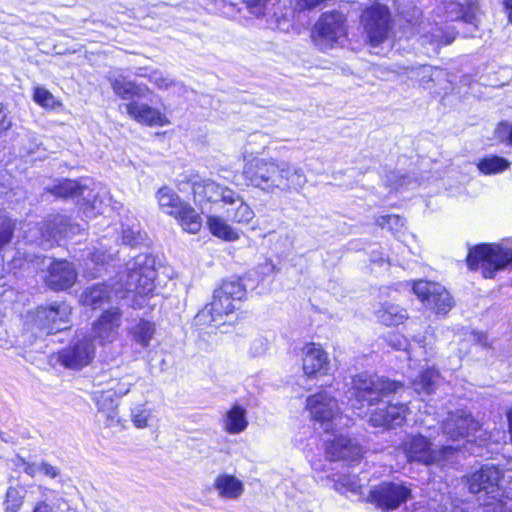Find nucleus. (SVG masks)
I'll return each instance as SVG.
<instances>
[{
	"label": "nucleus",
	"instance_id": "f257e3e1",
	"mask_svg": "<svg viewBox=\"0 0 512 512\" xmlns=\"http://www.w3.org/2000/svg\"><path fill=\"white\" fill-rule=\"evenodd\" d=\"M155 259L145 253L138 254L126 263V269L113 286L98 283L87 287L81 294V302L94 309L113 299H123L130 292L140 296L150 295L155 288Z\"/></svg>",
	"mask_w": 512,
	"mask_h": 512
},
{
	"label": "nucleus",
	"instance_id": "f03ea898",
	"mask_svg": "<svg viewBox=\"0 0 512 512\" xmlns=\"http://www.w3.org/2000/svg\"><path fill=\"white\" fill-rule=\"evenodd\" d=\"M241 175L247 187L266 194L298 193L308 181L304 170L291 162L252 154L244 155Z\"/></svg>",
	"mask_w": 512,
	"mask_h": 512
},
{
	"label": "nucleus",
	"instance_id": "7ed1b4c3",
	"mask_svg": "<svg viewBox=\"0 0 512 512\" xmlns=\"http://www.w3.org/2000/svg\"><path fill=\"white\" fill-rule=\"evenodd\" d=\"M436 14L440 18V22L435 23L429 34L421 37V44L429 43L432 46L433 52H438L441 45H448L455 39L454 29L449 27L443 28L440 26L441 22L448 21H463L473 27L469 35L474 36V31L478 29L480 9L476 2L467 1L460 3L457 1H442L436 7Z\"/></svg>",
	"mask_w": 512,
	"mask_h": 512
},
{
	"label": "nucleus",
	"instance_id": "20e7f679",
	"mask_svg": "<svg viewBox=\"0 0 512 512\" xmlns=\"http://www.w3.org/2000/svg\"><path fill=\"white\" fill-rule=\"evenodd\" d=\"M402 388L400 382L377 375L360 373L355 375L351 381V405L354 410H358L357 414L360 417H364L362 415L363 408L377 404L391 393H397Z\"/></svg>",
	"mask_w": 512,
	"mask_h": 512
},
{
	"label": "nucleus",
	"instance_id": "39448f33",
	"mask_svg": "<svg viewBox=\"0 0 512 512\" xmlns=\"http://www.w3.org/2000/svg\"><path fill=\"white\" fill-rule=\"evenodd\" d=\"M246 296V287L240 278L225 280L214 291L212 301L198 314L199 318L211 316V322L220 323L223 316L236 309V303Z\"/></svg>",
	"mask_w": 512,
	"mask_h": 512
},
{
	"label": "nucleus",
	"instance_id": "423d86ee",
	"mask_svg": "<svg viewBox=\"0 0 512 512\" xmlns=\"http://www.w3.org/2000/svg\"><path fill=\"white\" fill-rule=\"evenodd\" d=\"M512 262V250L497 244H480L469 250L467 264L471 270H481L485 278Z\"/></svg>",
	"mask_w": 512,
	"mask_h": 512
},
{
	"label": "nucleus",
	"instance_id": "0eeeda50",
	"mask_svg": "<svg viewBox=\"0 0 512 512\" xmlns=\"http://www.w3.org/2000/svg\"><path fill=\"white\" fill-rule=\"evenodd\" d=\"M403 451L409 462L431 465L447 459L449 454L457 450L454 446H442L436 449L423 435L408 436L402 444Z\"/></svg>",
	"mask_w": 512,
	"mask_h": 512
},
{
	"label": "nucleus",
	"instance_id": "6e6552de",
	"mask_svg": "<svg viewBox=\"0 0 512 512\" xmlns=\"http://www.w3.org/2000/svg\"><path fill=\"white\" fill-rule=\"evenodd\" d=\"M72 308L66 302L40 306L31 313V322L40 333L52 334L68 328Z\"/></svg>",
	"mask_w": 512,
	"mask_h": 512
},
{
	"label": "nucleus",
	"instance_id": "1a4fd4ad",
	"mask_svg": "<svg viewBox=\"0 0 512 512\" xmlns=\"http://www.w3.org/2000/svg\"><path fill=\"white\" fill-rule=\"evenodd\" d=\"M307 409L310 411L312 418L319 422L325 433L335 430L343 420L347 425L348 419L340 414L338 403L334 397L329 396L326 392H320L309 396L306 401Z\"/></svg>",
	"mask_w": 512,
	"mask_h": 512
},
{
	"label": "nucleus",
	"instance_id": "9d476101",
	"mask_svg": "<svg viewBox=\"0 0 512 512\" xmlns=\"http://www.w3.org/2000/svg\"><path fill=\"white\" fill-rule=\"evenodd\" d=\"M27 262L30 263L35 270L49 269L46 282L53 290L68 289L77 279V273L74 267L65 260L52 261V259L47 256H34V258H30V256L27 255Z\"/></svg>",
	"mask_w": 512,
	"mask_h": 512
},
{
	"label": "nucleus",
	"instance_id": "9b49d317",
	"mask_svg": "<svg viewBox=\"0 0 512 512\" xmlns=\"http://www.w3.org/2000/svg\"><path fill=\"white\" fill-rule=\"evenodd\" d=\"M95 350L92 338L81 331L59 351L58 360L66 368L80 370L92 362Z\"/></svg>",
	"mask_w": 512,
	"mask_h": 512
},
{
	"label": "nucleus",
	"instance_id": "f8f14e48",
	"mask_svg": "<svg viewBox=\"0 0 512 512\" xmlns=\"http://www.w3.org/2000/svg\"><path fill=\"white\" fill-rule=\"evenodd\" d=\"M361 21L371 45L377 46L388 38L391 25L387 6L374 3L367 7L362 13Z\"/></svg>",
	"mask_w": 512,
	"mask_h": 512
},
{
	"label": "nucleus",
	"instance_id": "ddd939ff",
	"mask_svg": "<svg viewBox=\"0 0 512 512\" xmlns=\"http://www.w3.org/2000/svg\"><path fill=\"white\" fill-rule=\"evenodd\" d=\"M412 290L418 299L436 314L446 315L454 305L449 292L439 283L426 280L414 281Z\"/></svg>",
	"mask_w": 512,
	"mask_h": 512
},
{
	"label": "nucleus",
	"instance_id": "4468645a",
	"mask_svg": "<svg viewBox=\"0 0 512 512\" xmlns=\"http://www.w3.org/2000/svg\"><path fill=\"white\" fill-rule=\"evenodd\" d=\"M411 496V489L403 483L384 482L369 493V501L383 510H392L405 503Z\"/></svg>",
	"mask_w": 512,
	"mask_h": 512
},
{
	"label": "nucleus",
	"instance_id": "2eb2a0df",
	"mask_svg": "<svg viewBox=\"0 0 512 512\" xmlns=\"http://www.w3.org/2000/svg\"><path fill=\"white\" fill-rule=\"evenodd\" d=\"M502 471L494 465H484L468 478V489L473 494H483L487 498H495L504 491L499 482Z\"/></svg>",
	"mask_w": 512,
	"mask_h": 512
},
{
	"label": "nucleus",
	"instance_id": "dca6fc26",
	"mask_svg": "<svg viewBox=\"0 0 512 512\" xmlns=\"http://www.w3.org/2000/svg\"><path fill=\"white\" fill-rule=\"evenodd\" d=\"M480 428V423L473 415L463 409L450 412L442 422V431L447 438L459 440L474 435Z\"/></svg>",
	"mask_w": 512,
	"mask_h": 512
},
{
	"label": "nucleus",
	"instance_id": "f3484780",
	"mask_svg": "<svg viewBox=\"0 0 512 512\" xmlns=\"http://www.w3.org/2000/svg\"><path fill=\"white\" fill-rule=\"evenodd\" d=\"M40 232L39 244L43 247L52 246L49 244L52 240H58L65 237H72L79 233L82 228L79 224H73L63 215H55L49 218L42 227L37 229Z\"/></svg>",
	"mask_w": 512,
	"mask_h": 512
},
{
	"label": "nucleus",
	"instance_id": "a211bd4d",
	"mask_svg": "<svg viewBox=\"0 0 512 512\" xmlns=\"http://www.w3.org/2000/svg\"><path fill=\"white\" fill-rule=\"evenodd\" d=\"M333 439L326 438V456L328 459L344 460L349 462L358 461L363 455V449L361 445L354 439L342 434H332Z\"/></svg>",
	"mask_w": 512,
	"mask_h": 512
},
{
	"label": "nucleus",
	"instance_id": "6ab92c4d",
	"mask_svg": "<svg viewBox=\"0 0 512 512\" xmlns=\"http://www.w3.org/2000/svg\"><path fill=\"white\" fill-rule=\"evenodd\" d=\"M122 324V313L118 308H111L102 313L92 327L93 337L99 343L114 342L118 337V331Z\"/></svg>",
	"mask_w": 512,
	"mask_h": 512
},
{
	"label": "nucleus",
	"instance_id": "aec40b11",
	"mask_svg": "<svg viewBox=\"0 0 512 512\" xmlns=\"http://www.w3.org/2000/svg\"><path fill=\"white\" fill-rule=\"evenodd\" d=\"M345 16L339 11L324 13L314 27V33L327 42H337L346 35Z\"/></svg>",
	"mask_w": 512,
	"mask_h": 512
},
{
	"label": "nucleus",
	"instance_id": "412c9836",
	"mask_svg": "<svg viewBox=\"0 0 512 512\" xmlns=\"http://www.w3.org/2000/svg\"><path fill=\"white\" fill-rule=\"evenodd\" d=\"M192 191L194 194L195 200L198 201H208V202H218L221 201L224 204L226 201L233 200L234 190L222 186L211 179L205 180H194L191 182Z\"/></svg>",
	"mask_w": 512,
	"mask_h": 512
},
{
	"label": "nucleus",
	"instance_id": "4be33fe9",
	"mask_svg": "<svg viewBox=\"0 0 512 512\" xmlns=\"http://www.w3.org/2000/svg\"><path fill=\"white\" fill-rule=\"evenodd\" d=\"M408 407L404 403H389L384 408H377L369 416L368 422L374 427L393 428L404 423Z\"/></svg>",
	"mask_w": 512,
	"mask_h": 512
},
{
	"label": "nucleus",
	"instance_id": "5701e85b",
	"mask_svg": "<svg viewBox=\"0 0 512 512\" xmlns=\"http://www.w3.org/2000/svg\"><path fill=\"white\" fill-rule=\"evenodd\" d=\"M127 114L136 122L147 126H164L168 123L166 116L157 108L138 100L124 105Z\"/></svg>",
	"mask_w": 512,
	"mask_h": 512
},
{
	"label": "nucleus",
	"instance_id": "b1692460",
	"mask_svg": "<svg viewBox=\"0 0 512 512\" xmlns=\"http://www.w3.org/2000/svg\"><path fill=\"white\" fill-rule=\"evenodd\" d=\"M250 13L256 17H266L271 28H278L284 18V5L278 0H243Z\"/></svg>",
	"mask_w": 512,
	"mask_h": 512
},
{
	"label": "nucleus",
	"instance_id": "393cba45",
	"mask_svg": "<svg viewBox=\"0 0 512 512\" xmlns=\"http://www.w3.org/2000/svg\"><path fill=\"white\" fill-rule=\"evenodd\" d=\"M114 93L123 100L145 98L151 91L147 85L136 83L122 73H114L109 77Z\"/></svg>",
	"mask_w": 512,
	"mask_h": 512
},
{
	"label": "nucleus",
	"instance_id": "a878e982",
	"mask_svg": "<svg viewBox=\"0 0 512 512\" xmlns=\"http://www.w3.org/2000/svg\"><path fill=\"white\" fill-rule=\"evenodd\" d=\"M329 370V359L323 348L315 343L307 344L303 348V371L311 377L317 374H326Z\"/></svg>",
	"mask_w": 512,
	"mask_h": 512
},
{
	"label": "nucleus",
	"instance_id": "bb28decb",
	"mask_svg": "<svg viewBox=\"0 0 512 512\" xmlns=\"http://www.w3.org/2000/svg\"><path fill=\"white\" fill-rule=\"evenodd\" d=\"M108 194L105 188H100L98 191H89L80 204L84 216L90 219L104 214L110 203Z\"/></svg>",
	"mask_w": 512,
	"mask_h": 512
},
{
	"label": "nucleus",
	"instance_id": "cd10ccee",
	"mask_svg": "<svg viewBox=\"0 0 512 512\" xmlns=\"http://www.w3.org/2000/svg\"><path fill=\"white\" fill-rule=\"evenodd\" d=\"M214 489L219 497L228 500H236L244 493V483L236 476L223 473L214 480Z\"/></svg>",
	"mask_w": 512,
	"mask_h": 512
},
{
	"label": "nucleus",
	"instance_id": "c85d7f7f",
	"mask_svg": "<svg viewBox=\"0 0 512 512\" xmlns=\"http://www.w3.org/2000/svg\"><path fill=\"white\" fill-rule=\"evenodd\" d=\"M115 395L111 391H94L93 401L95 402L98 412L101 413L108 426L119 423L118 403L114 399Z\"/></svg>",
	"mask_w": 512,
	"mask_h": 512
},
{
	"label": "nucleus",
	"instance_id": "c756f323",
	"mask_svg": "<svg viewBox=\"0 0 512 512\" xmlns=\"http://www.w3.org/2000/svg\"><path fill=\"white\" fill-rule=\"evenodd\" d=\"M230 206L226 210L227 217L235 223L247 224L255 216L253 209L244 201L242 196L234 191V197L231 201H226Z\"/></svg>",
	"mask_w": 512,
	"mask_h": 512
},
{
	"label": "nucleus",
	"instance_id": "7c9ffc66",
	"mask_svg": "<svg viewBox=\"0 0 512 512\" xmlns=\"http://www.w3.org/2000/svg\"><path fill=\"white\" fill-rule=\"evenodd\" d=\"M156 198L161 211L173 217L179 215L181 209H183L186 204V202L168 186L161 187L156 193Z\"/></svg>",
	"mask_w": 512,
	"mask_h": 512
},
{
	"label": "nucleus",
	"instance_id": "2f4dec72",
	"mask_svg": "<svg viewBox=\"0 0 512 512\" xmlns=\"http://www.w3.org/2000/svg\"><path fill=\"white\" fill-rule=\"evenodd\" d=\"M223 429L232 435L240 434L248 426L245 408L235 404L222 418Z\"/></svg>",
	"mask_w": 512,
	"mask_h": 512
},
{
	"label": "nucleus",
	"instance_id": "473e14b6",
	"mask_svg": "<svg viewBox=\"0 0 512 512\" xmlns=\"http://www.w3.org/2000/svg\"><path fill=\"white\" fill-rule=\"evenodd\" d=\"M375 315L379 322L386 326L398 325L407 319V311L395 304L384 303L376 310Z\"/></svg>",
	"mask_w": 512,
	"mask_h": 512
},
{
	"label": "nucleus",
	"instance_id": "72a5a7b5",
	"mask_svg": "<svg viewBox=\"0 0 512 512\" xmlns=\"http://www.w3.org/2000/svg\"><path fill=\"white\" fill-rule=\"evenodd\" d=\"M439 379L440 375L438 371L428 368L412 379V385L419 395H430L435 391Z\"/></svg>",
	"mask_w": 512,
	"mask_h": 512
},
{
	"label": "nucleus",
	"instance_id": "f704fd0d",
	"mask_svg": "<svg viewBox=\"0 0 512 512\" xmlns=\"http://www.w3.org/2000/svg\"><path fill=\"white\" fill-rule=\"evenodd\" d=\"M155 332V324L145 319H140L135 325L129 328V334L133 341L142 348H147L150 345V341L153 339Z\"/></svg>",
	"mask_w": 512,
	"mask_h": 512
},
{
	"label": "nucleus",
	"instance_id": "c9c22d12",
	"mask_svg": "<svg viewBox=\"0 0 512 512\" xmlns=\"http://www.w3.org/2000/svg\"><path fill=\"white\" fill-rule=\"evenodd\" d=\"M177 219L184 231L195 234L202 227V218L197 211L189 204H185L179 215L174 217Z\"/></svg>",
	"mask_w": 512,
	"mask_h": 512
},
{
	"label": "nucleus",
	"instance_id": "e433bc0d",
	"mask_svg": "<svg viewBox=\"0 0 512 512\" xmlns=\"http://www.w3.org/2000/svg\"><path fill=\"white\" fill-rule=\"evenodd\" d=\"M207 225L210 232L218 238L226 241H235L239 238L238 231L232 228L226 220L219 216H209L207 219Z\"/></svg>",
	"mask_w": 512,
	"mask_h": 512
},
{
	"label": "nucleus",
	"instance_id": "4c0bfd02",
	"mask_svg": "<svg viewBox=\"0 0 512 512\" xmlns=\"http://www.w3.org/2000/svg\"><path fill=\"white\" fill-rule=\"evenodd\" d=\"M511 489L502 491L495 498H488L484 504V512H512Z\"/></svg>",
	"mask_w": 512,
	"mask_h": 512
},
{
	"label": "nucleus",
	"instance_id": "58836bf2",
	"mask_svg": "<svg viewBox=\"0 0 512 512\" xmlns=\"http://www.w3.org/2000/svg\"><path fill=\"white\" fill-rule=\"evenodd\" d=\"M26 493L27 491L23 486L9 487L3 503L4 510L6 512H18L22 507Z\"/></svg>",
	"mask_w": 512,
	"mask_h": 512
},
{
	"label": "nucleus",
	"instance_id": "ea45409f",
	"mask_svg": "<svg viewBox=\"0 0 512 512\" xmlns=\"http://www.w3.org/2000/svg\"><path fill=\"white\" fill-rule=\"evenodd\" d=\"M51 192L60 198H76L84 194V188L74 180H63L54 185Z\"/></svg>",
	"mask_w": 512,
	"mask_h": 512
},
{
	"label": "nucleus",
	"instance_id": "a19ab883",
	"mask_svg": "<svg viewBox=\"0 0 512 512\" xmlns=\"http://www.w3.org/2000/svg\"><path fill=\"white\" fill-rule=\"evenodd\" d=\"M510 163L505 158L493 155L482 159L478 169L484 174H496L506 170Z\"/></svg>",
	"mask_w": 512,
	"mask_h": 512
},
{
	"label": "nucleus",
	"instance_id": "79ce46f5",
	"mask_svg": "<svg viewBox=\"0 0 512 512\" xmlns=\"http://www.w3.org/2000/svg\"><path fill=\"white\" fill-rule=\"evenodd\" d=\"M336 490L341 493L362 494V484L356 475H343L335 481Z\"/></svg>",
	"mask_w": 512,
	"mask_h": 512
},
{
	"label": "nucleus",
	"instance_id": "37998d69",
	"mask_svg": "<svg viewBox=\"0 0 512 512\" xmlns=\"http://www.w3.org/2000/svg\"><path fill=\"white\" fill-rule=\"evenodd\" d=\"M122 242L126 245L135 246L142 241L140 224L137 221H132L131 224L126 223L122 225Z\"/></svg>",
	"mask_w": 512,
	"mask_h": 512
},
{
	"label": "nucleus",
	"instance_id": "c03bdc74",
	"mask_svg": "<svg viewBox=\"0 0 512 512\" xmlns=\"http://www.w3.org/2000/svg\"><path fill=\"white\" fill-rule=\"evenodd\" d=\"M15 223L0 209V248L6 246L12 239Z\"/></svg>",
	"mask_w": 512,
	"mask_h": 512
},
{
	"label": "nucleus",
	"instance_id": "a18cd8bd",
	"mask_svg": "<svg viewBox=\"0 0 512 512\" xmlns=\"http://www.w3.org/2000/svg\"><path fill=\"white\" fill-rule=\"evenodd\" d=\"M33 100L44 108H55L59 103L55 100V97L44 87H35L33 93Z\"/></svg>",
	"mask_w": 512,
	"mask_h": 512
},
{
	"label": "nucleus",
	"instance_id": "49530a36",
	"mask_svg": "<svg viewBox=\"0 0 512 512\" xmlns=\"http://www.w3.org/2000/svg\"><path fill=\"white\" fill-rule=\"evenodd\" d=\"M150 416L151 411L145 408L144 405H137L131 409V420L135 427L139 429L148 427Z\"/></svg>",
	"mask_w": 512,
	"mask_h": 512
},
{
	"label": "nucleus",
	"instance_id": "de8ad7c7",
	"mask_svg": "<svg viewBox=\"0 0 512 512\" xmlns=\"http://www.w3.org/2000/svg\"><path fill=\"white\" fill-rule=\"evenodd\" d=\"M376 223L382 228L397 233L404 227V220L398 215H382L376 219Z\"/></svg>",
	"mask_w": 512,
	"mask_h": 512
},
{
	"label": "nucleus",
	"instance_id": "09e8293b",
	"mask_svg": "<svg viewBox=\"0 0 512 512\" xmlns=\"http://www.w3.org/2000/svg\"><path fill=\"white\" fill-rule=\"evenodd\" d=\"M132 385L133 381L130 377L120 380L111 379L108 382V391L117 397H123L128 394Z\"/></svg>",
	"mask_w": 512,
	"mask_h": 512
},
{
	"label": "nucleus",
	"instance_id": "8fccbe9b",
	"mask_svg": "<svg viewBox=\"0 0 512 512\" xmlns=\"http://www.w3.org/2000/svg\"><path fill=\"white\" fill-rule=\"evenodd\" d=\"M14 464L19 470L23 471L30 477H35L36 475L41 474L42 461L30 463L21 457H17L14 460Z\"/></svg>",
	"mask_w": 512,
	"mask_h": 512
},
{
	"label": "nucleus",
	"instance_id": "3c124183",
	"mask_svg": "<svg viewBox=\"0 0 512 512\" xmlns=\"http://www.w3.org/2000/svg\"><path fill=\"white\" fill-rule=\"evenodd\" d=\"M387 343L396 350H404L408 353V359H412V355L410 351L408 350L409 342L408 339L398 333H391L387 336Z\"/></svg>",
	"mask_w": 512,
	"mask_h": 512
},
{
	"label": "nucleus",
	"instance_id": "603ef678",
	"mask_svg": "<svg viewBox=\"0 0 512 512\" xmlns=\"http://www.w3.org/2000/svg\"><path fill=\"white\" fill-rule=\"evenodd\" d=\"M149 81L159 89H168L174 85V80L169 75H164L158 70H154L149 74Z\"/></svg>",
	"mask_w": 512,
	"mask_h": 512
},
{
	"label": "nucleus",
	"instance_id": "864d4df0",
	"mask_svg": "<svg viewBox=\"0 0 512 512\" xmlns=\"http://www.w3.org/2000/svg\"><path fill=\"white\" fill-rule=\"evenodd\" d=\"M496 137L509 145H512V125L508 122H501L495 131Z\"/></svg>",
	"mask_w": 512,
	"mask_h": 512
},
{
	"label": "nucleus",
	"instance_id": "5fc2aeb1",
	"mask_svg": "<svg viewBox=\"0 0 512 512\" xmlns=\"http://www.w3.org/2000/svg\"><path fill=\"white\" fill-rule=\"evenodd\" d=\"M104 246L105 245L101 243V248H95L94 252H89V259L96 266L105 264L112 256L107 251L102 250Z\"/></svg>",
	"mask_w": 512,
	"mask_h": 512
},
{
	"label": "nucleus",
	"instance_id": "6e6d98bb",
	"mask_svg": "<svg viewBox=\"0 0 512 512\" xmlns=\"http://www.w3.org/2000/svg\"><path fill=\"white\" fill-rule=\"evenodd\" d=\"M267 349V342L263 338H256L250 347V352L253 356H259L263 354Z\"/></svg>",
	"mask_w": 512,
	"mask_h": 512
},
{
	"label": "nucleus",
	"instance_id": "4d7b16f0",
	"mask_svg": "<svg viewBox=\"0 0 512 512\" xmlns=\"http://www.w3.org/2000/svg\"><path fill=\"white\" fill-rule=\"evenodd\" d=\"M41 474L54 479L59 476L60 470L58 467H55L47 462L42 461V469Z\"/></svg>",
	"mask_w": 512,
	"mask_h": 512
},
{
	"label": "nucleus",
	"instance_id": "13d9d810",
	"mask_svg": "<svg viewBox=\"0 0 512 512\" xmlns=\"http://www.w3.org/2000/svg\"><path fill=\"white\" fill-rule=\"evenodd\" d=\"M12 126V122L7 118L3 108L0 109V134L9 130Z\"/></svg>",
	"mask_w": 512,
	"mask_h": 512
},
{
	"label": "nucleus",
	"instance_id": "bf43d9fd",
	"mask_svg": "<svg viewBox=\"0 0 512 512\" xmlns=\"http://www.w3.org/2000/svg\"><path fill=\"white\" fill-rule=\"evenodd\" d=\"M325 0H297V4L302 9H313Z\"/></svg>",
	"mask_w": 512,
	"mask_h": 512
},
{
	"label": "nucleus",
	"instance_id": "052dcab7",
	"mask_svg": "<svg viewBox=\"0 0 512 512\" xmlns=\"http://www.w3.org/2000/svg\"><path fill=\"white\" fill-rule=\"evenodd\" d=\"M400 13L408 20V21H412L413 19H416L418 18L420 15H421V11L413 6L412 7V13L411 15L409 16L408 14H405V12L403 10L400 11Z\"/></svg>",
	"mask_w": 512,
	"mask_h": 512
},
{
	"label": "nucleus",
	"instance_id": "680f3d73",
	"mask_svg": "<svg viewBox=\"0 0 512 512\" xmlns=\"http://www.w3.org/2000/svg\"><path fill=\"white\" fill-rule=\"evenodd\" d=\"M33 512H53V510L47 503L40 502L36 505Z\"/></svg>",
	"mask_w": 512,
	"mask_h": 512
},
{
	"label": "nucleus",
	"instance_id": "e2e57ef3",
	"mask_svg": "<svg viewBox=\"0 0 512 512\" xmlns=\"http://www.w3.org/2000/svg\"><path fill=\"white\" fill-rule=\"evenodd\" d=\"M147 68H144V67H139L135 70L134 74L135 76H138V77H143V78H148L149 79V74L147 72Z\"/></svg>",
	"mask_w": 512,
	"mask_h": 512
},
{
	"label": "nucleus",
	"instance_id": "0e129e2a",
	"mask_svg": "<svg viewBox=\"0 0 512 512\" xmlns=\"http://www.w3.org/2000/svg\"><path fill=\"white\" fill-rule=\"evenodd\" d=\"M504 6L508 13V19L512 23V0H504Z\"/></svg>",
	"mask_w": 512,
	"mask_h": 512
},
{
	"label": "nucleus",
	"instance_id": "69168bd1",
	"mask_svg": "<svg viewBox=\"0 0 512 512\" xmlns=\"http://www.w3.org/2000/svg\"><path fill=\"white\" fill-rule=\"evenodd\" d=\"M29 323L33 326V327H31V330H34V328H35L36 330H38V329L33 325V323L31 322V316L29 317Z\"/></svg>",
	"mask_w": 512,
	"mask_h": 512
},
{
	"label": "nucleus",
	"instance_id": "338daca9",
	"mask_svg": "<svg viewBox=\"0 0 512 512\" xmlns=\"http://www.w3.org/2000/svg\"><path fill=\"white\" fill-rule=\"evenodd\" d=\"M373 261H374V262H381V263H382V262L384 261V259H383V258H380V259H377V260H376V259H373Z\"/></svg>",
	"mask_w": 512,
	"mask_h": 512
},
{
	"label": "nucleus",
	"instance_id": "774afa93",
	"mask_svg": "<svg viewBox=\"0 0 512 512\" xmlns=\"http://www.w3.org/2000/svg\"><path fill=\"white\" fill-rule=\"evenodd\" d=\"M2 107H3V106H2V104L0 103V109H2Z\"/></svg>",
	"mask_w": 512,
	"mask_h": 512
}]
</instances>
